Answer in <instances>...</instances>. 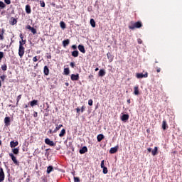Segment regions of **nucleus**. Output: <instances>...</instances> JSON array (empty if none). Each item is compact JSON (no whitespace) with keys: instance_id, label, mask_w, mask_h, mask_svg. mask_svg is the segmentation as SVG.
I'll list each match as a JSON object with an SVG mask.
<instances>
[{"instance_id":"1","label":"nucleus","mask_w":182,"mask_h":182,"mask_svg":"<svg viewBox=\"0 0 182 182\" xmlns=\"http://www.w3.org/2000/svg\"><path fill=\"white\" fill-rule=\"evenodd\" d=\"M141 26H142L141 22H140V21H138V22H136V23H134V22H133V21H131L130 23H129V28L130 29H132V31H133L134 29H136V28H141Z\"/></svg>"},{"instance_id":"2","label":"nucleus","mask_w":182,"mask_h":182,"mask_svg":"<svg viewBox=\"0 0 182 182\" xmlns=\"http://www.w3.org/2000/svg\"><path fill=\"white\" fill-rule=\"evenodd\" d=\"M23 55H25V47H23L22 41H19L18 56L22 58Z\"/></svg>"},{"instance_id":"3","label":"nucleus","mask_w":182,"mask_h":182,"mask_svg":"<svg viewBox=\"0 0 182 182\" xmlns=\"http://www.w3.org/2000/svg\"><path fill=\"white\" fill-rule=\"evenodd\" d=\"M9 156H11V159L13 163H14V164H16V166H19V162L18 161V160L16 159V157H15V155H14V154L10 153L9 154Z\"/></svg>"},{"instance_id":"4","label":"nucleus","mask_w":182,"mask_h":182,"mask_svg":"<svg viewBox=\"0 0 182 182\" xmlns=\"http://www.w3.org/2000/svg\"><path fill=\"white\" fill-rule=\"evenodd\" d=\"M149 74L147 73H145L144 74L143 73H136V77L137 79H143V77H148Z\"/></svg>"},{"instance_id":"5","label":"nucleus","mask_w":182,"mask_h":182,"mask_svg":"<svg viewBox=\"0 0 182 182\" xmlns=\"http://www.w3.org/2000/svg\"><path fill=\"white\" fill-rule=\"evenodd\" d=\"M5 180V173H4V169L2 168H0V182L4 181Z\"/></svg>"},{"instance_id":"6","label":"nucleus","mask_w":182,"mask_h":182,"mask_svg":"<svg viewBox=\"0 0 182 182\" xmlns=\"http://www.w3.org/2000/svg\"><path fill=\"white\" fill-rule=\"evenodd\" d=\"M46 144H48V146H55V142L53 141H50L49 138H46L45 139Z\"/></svg>"},{"instance_id":"7","label":"nucleus","mask_w":182,"mask_h":182,"mask_svg":"<svg viewBox=\"0 0 182 182\" xmlns=\"http://www.w3.org/2000/svg\"><path fill=\"white\" fill-rule=\"evenodd\" d=\"M117 150H119V146L111 148L109 153L110 154H114V153H117Z\"/></svg>"},{"instance_id":"8","label":"nucleus","mask_w":182,"mask_h":182,"mask_svg":"<svg viewBox=\"0 0 182 182\" xmlns=\"http://www.w3.org/2000/svg\"><path fill=\"white\" fill-rule=\"evenodd\" d=\"M134 95H135V96H139V95H140V91L139 90V85H136L134 87Z\"/></svg>"},{"instance_id":"9","label":"nucleus","mask_w":182,"mask_h":182,"mask_svg":"<svg viewBox=\"0 0 182 182\" xmlns=\"http://www.w3.org/2000/svg\"><path fill=\"white\" fill-rule=\"evenodd\" d=\"M4 124L6 126H9L11 124V117H6L4 118Z\"/></svg>"},{"instance_id":"10","label":"nucleus","mask_w":182,"mask_h":182,"mask_svg":"<svg viewBox=\"0 0 182 182\" xmlns=\"http://www.w3.org/2000/svg\"><path fill=\"white\" fill-rule=\"evenodd\" d=\"M18 144H19V143L17 141H11L10 142V147H11V149H14L15 147H16V146H18Z\"/></svg>"},{"instance_id":"11","label":"nucleus","mask_w":182,"mask_h":182,"mask_svg":"<svg viewBox=\"0 0 182 182\" xmlns=\"http://www.w3.org/2000/svg\"><path fill=\"white\" fill-rule=\"evenodd\" d=\"M121 120L122 122H127L129 120V114H124L121 117Z\"/></svg>"},{"instance_id":"12","label":"nucleus","mask_w":182,"mask_h":182,"mask_svg":"<svg viewBox=\"0 0 182 182\" xmlns=\"http://www.w3.org/2000/svg\"><path fill=\"white\" fill-rule=\"evenodd\" d=\"M78 50L80 52H82V53H86V50H85V46L82 45L78 46Z\"/></svg>"},{"instance_id":"13","label":"nucleus","mask_w":182,"mask_h":182,"mask_svg":"<svg viewBox=\"0 0 182 182\" xmlns=\"http://www.w3.org/2000/svg\"><path fill=\"white\" fill-rule=\"evenodd\" d=\"M61 127H63V124H60V125L56 124V127H55V129L53 131V133H57L58 131L60 130V128H61Z\"/></svg>"},{"instance_id":"14","label":"nucleus","mask_w":182,"mask_h":182,"mask_svg":"<svg viewBox=\"0 0 182 182\" xmlns=\"http://www.w3.org/2000/svg\"><path fill=\"white\" fill-rule=\"evenodd\" d=\"M87 152V147L83 146L81 149H80V154H85V153Z\"/></svg>"},{"instance_id":"15","label":"nucleus","mask_w":182,"mask_h":182,"mask_svg":"<svg viewBox=\"0 0 182 182\" xmlns=\"http://www.w3.org/2000/svg\"><path fill=\"white\" fill-rule=\"evenodd\" d=\"M78 79H79V74H76V75L73 74L71 75V80L75 81V80H77Z\"/></svg>"},{"instance_id":"16","label":"nucleus","mask_w":182,"mask_h":182,"mask_svg":"<svg viewBox=\"0 0 182 182\" xmlns=\"http://www.w3.org/2000/svg\"><path fill=\"white\" fill-rule=\"evenodd\" d=\"M69 43H70V41L69 39H66L63 41V45L64 46V48H66V46H68V45H69Z\"/></svg>"},{"instance_id":"17","label":"nucleus","mask_w":182,"mask_h":182,"mask_svg":"<svg viewBox=\"0 0 182 182\" xmlns=\"http://www.w3.org/2000/svg\"><path fill=\"white\" fill-rule=\"evenodd\" d=\"M43 73H44V75H46V76H48V75H49V68H48V66L46 65L44 67Z\"/></svg>"},{"instance_id":"18","label":"nucleus","mask_w":182,"mask_h":182,"mask_svg":"<svg viewBox=\"0 0 182 182\" xmlns=\"http://www.w3.org/2000/svg\"><path fill=\"white\" fill-rule=\"evenodd\" d=\"M158 151L159 148H157V146H155L154 149L151 151L152 156H156Z\"/></svg>"},{"instance_id":"19","label":"nucleus","mask_w":182,"mask_h":182,"mask_svg":"<svg viewBox=\"0 0 182 182\" xmlns=\"http://www.w3.org/2000/svg\"><path fill=\"white\" fill-rule=\"evenodd\" d=\"M71 55L73 56V58H77V56H79V51L74 50L71 53Z\"/></svg>"},{"instance_id":"20","label":"nucleus","mask_w":182,"mask_h":182,"mask_svg":"<svg viewBox=\"0 0 182 182\" xmlns=\"http://www.w3.org/2000/svg\"><path fill=\"white\" fill-rule=\"evenodd\" d=\"M30 105L33 107V106L38 105V100H33V101L30 102Z\"/></svg>"},{"instance_id":"21","label":"nucleus","mask_w":182,"mask_h":182,"mask_svg":"<svg viewBox=\"0 0 182 182\" xmlns=\"http://www.w3.org/2000/svg\"><path fill=\"white\" fill-rule=\"evenodd\" d=\"M167 127H168L167 126V122L166 120H164L162 122V129L163 130H166V129H167Z\"/></svg>"},{"instance_id":"22","label":"nucleus","mask_w":182,"mask_h":182,"mask_svg":"<svg viewBox=\"0 0 182 182\" xmlns=\"http://www.w3.org/2000/svg\"><path fill=\"white\" fill-rule=\"evenodd\" d=\"M26 14H31L32 12V10L31 9V6L29 5L26 6Z\"/></svg>"},{"instance_id":"23","label":"nucleus","mask_w":182,"mask_h":182,"mask_svg":"<svg viewBox=\"0 0 182 182\" xmlns=\"http://www.w3.org/2000/svg\"><path fill=\"white\" fill-rule=\"evenodd\" d=\"M90 23L92 28H96V22L95 21V19L91 18Z\"/></svg>"},{"instance_id":"24","label":"nucleus","mask_w":182,"mask_h":182,"mask_svg":"<svg viewBox=\"0 0 182 182\" xmlns=\"http://www.w3.org/2000/svg\"><path fill=\"white\" fill-rule=\"evenodd\" d=\"M65 134H66V129H63L59 134V137H63V136H65Z\"/></svg>"},{"instance_id":"25","label":"nucleus","mask_w":182,"mask_h":182,"mask_svg":"<svg viewBox=\"0 0 182 182\" xmlns=\"http://www.w3.org/2000/svg\"><path fill=\"white\" fill-rule=\"evenodd\" d=\"M99 76H100L101 77L105 76V75H106V71H105V70H100L99 71Z\"/></svg>"},{"instance_id":"26","label":"nucleus","mask_w":182,"mask_h":182,"mask_svg":"<svg viewBox=\"0 0 182 182\" xmlns=\"http://www.w3.org/2000/svg\"><path fill=\"white\" fill-rule=\"evenodd\" d=\"M97 141H102V139H105V136L103 134H99L97 136Z\"/></svg>"},{"instance_id":"27","label":"nucleus","mask_w":182,"mask_h":182,"mask_svg":"<svg viewBox=\"0 0 182 182\" xmlns=\"http://www.w3.org/2000/svg\"><path fill=\"white\" fill-rule=\"evenodd\" d=\"M12 153L14 154H19V148L13 149Z\"/></svg>"},{"instance_id":"28","label":"nucleus","mask_w":182,"mask_h":182,"mask_svg":"<svg viewBox=\"0 0 182 182\" xmlns=\"http://www.w3.org/2000/svg\"><path fill=\"white\" fill-rule=\"evenodd\" d=\"M60 28H62V29H65L66 28V24L63 21H61L60 23Z\"/></svg>"},{"instance_id":"29","label":"nucleus","mask_w":182,"mask_h":182,"mask_svg":"<svg viewBox=\"0 0 182 182\" xmlns=\"http://www.w3.org/2000/svg\"><path fill=\"white\" fill-rule=\"evenodd\" d=\"M53 170V166H48L47 168V173L48 174H49L50 173H51V171Z\"/></svg>"},{"instance_id":"30","label":"nucleus","mask_w":182,"mask_h":182,"mask_svg":"<svg viewBox=\"0 0 182 182\" xmlns=\"http://www.w3.org/2000/svg\"><path fill=\"white\" fill-rule=\"evenodd\" d=\"M20 38L21 39V41H20V42H21L23 45H25L26 41H23V35H22V33H20Z\"/></svg>"},{"instance_id":"31","label":"nucleus","mask_w":182,"mask_h":182,"mask_svg":"<svg viewBox=\"0 0 182 182\" xmlns=\"http://www.w3.org/2000/svg\"><path fill=\"white\" fill-rule=\"evenodd\" d=\"M64 73L65 75H69V73H70V70H69V68H65Z\"/></svg>"},{"instance_id":"32","label":"nucleus","mask_w":182,"mask_h":182,"mask_svg":"<svg viewBox=\"0 0 182 182\" xmlns=\"http://www.w3.org/2000/svg\"><path fill=\"white\" fill-rule=\"evenodd\" d=\"M102 173L103 174H107L108 173V170H107V167H105V168H102Z\"/></svg>"},{"instance_id":"33","label":"nucleus","mask_w":182,"mask_h":182,"mask_svg":"<svg viewBox=\"0 0 182 182\" xmlns=\"http://www.w3.org/2000/svg\"><path fill=\"white\" fill-rule=\"evenodd\" d=\"M6 5L5 3L3 1H0V8L3 9V8H5Z\"/></svg>"},{"instance_id":"34","label":"nucleus","mask_w":182,"mask_h":182,"mask_svg":"<svg viewBox=\"0 0 182 182\" xmlns=\"http://www.w3.org/2000/svg\"><path fill=\"white\" fill-rule=\"evenodd\" d=\"M6 69H8V67L6 66V64H4L3 65H1V70L5 71L6 70Z\"/></svg>"},{"instance_id":"35","label":"nucleus","mask_w":182,"mask_h":182,"mask_svg":"<svg viewBox=\"0 0 182 182\" xmlns=\"http://www.w3.org/2000/svg\"><path fill=\"white\" fill-rule=\"evenodd\" d=\"M16 19L12 18L11 21V25H16Z\"/></svg>"},{"instance_id":"36","label":"nucleus","mask_w":182,"mask_h":182,"mask_svg":"<svg viewBox=\"0 0 182 182\" xmlns=\"http://www.w3.org/2000/svg\"><path fill=\"white\" fill-rule=\"evenodd\" d=\"M0 79H1L2 82H4L5 79H6V75H1Z\"/></svg>"},{"instance_id":"37","label":"nucleus","mask_w":182,"mask_h":182,"mask_svg":"<svg viewBox=\"0 0 182 182\" xmlns=\"http://www.w3.org/2000/svg\"><path fill=\"white\" fill-rule=\"evenodd\" d=\"M88 105H89V106H93V100H88Z\"/></svg>"},{"instance_id":"38","label":"nucleus","mask_w":182,"mask_h":182,"mask_svg":"<svg viewBox=\"0 0 182 182\" xmlns=\"http://www.w3.org/2000/svg\"><path fill=\"white\" fill-rule=\"evenodd\" d=\"M106 166H105V160H102L101 161V168H105Z\"/></svg>"},{"instance_id":"39","label":"nucleus","mask_w":182,"mask_h":182,"mask_svg":"<svg viewBox=\"0 0 182 182\" xmlns=\"http://www.w3.org/2000/svg\"><path fill=\"white\" fill-rule=\"evenodd\" d=\"M74 181L75 182H80V179L78 177L74 176Z\"/></svg>"},{"instance_id":"40","label":"nucleus","mask_w":182,"mask_h":182,"mask_svg":"<svg viewBox=\"0 0 182 182\" xmlns=\"http://www.w3.org/2000/svg\"><path fill=\"white\" fill-rule=\"evenodd\" d=\"M30 31L32 32V33H33V35H35V33H36V29H35V28H33V27Z\"/></svg>"},{"instance_id":"41","label":"nucleus","mask_w":182,"mask_h":182,"mask_svg":"<svg viewBox=\"0 0 182 182\" xmlns=\"http://www.w3.org/2000/svg\"><path fill=\"white\" fill-rule=\"evenodd\" d=\"M41 6L45 8V1H40Z\"/></svg>"},{"instance_id":"42","label":"nucleus","mask_w":182,"mask_h":182,"mask_svg":"<svg viewBox=\"0 0 182 182\" xmlns=\"http://www.w3.org/2000/svg\"><path fill=\"white\" fill-rule=\"evenodd\" d=\"M5 4L7 5H11V0H4Z\"/></svg>"},{"instance_id":"43","label":"nucleus","mask_w":182,"mask_h":182,"mask_svg":"<svg viewBox=\"0 0 182 182\" xmlns=\"http://www.w3.org/2000/svg\"><path fill=\"white\" fill-rule=\"evenodd\" d=\"M21 97H22V95H21L17 97V105H18V103H19V100H21Z\"/></svg>"},{"instance_id":"44","label":"nucleus","mask_w":182,"mask_h":182,"mask_svg":"<svg viewBox=\"0 0 182 182\" xmlns=\"http://www.w3.org/2000/svg\"><path fill=\"white\" fill-rule=\"evenodd\" d=\"M2 58H4V52L0 51V60H2Z\"/></svg>"},{"instance_id":"45","label":"nucleus","mask_w":182,"mask_h":182,"mask_svg":"<svg viewBox=\"0 0 182 182\" xmlns=\"http://www.w3.org/2000/svg\"><path fill=\"white\" fill-rule=\"evenodd\" d=\"M33 62H38V57L37 56L33 57Z\"/></svg>"},{"instance_id":"46","label":"nucleus","mask_w":182,"mask_h":182,"mask_svg":"<svg viewBox=\"0 0 182 182\" xmlns=\"http://www.w3.org/2000/svg\"><path fill=\"white\" fill-rule=\"evenodd\" d=\"M137 42L138 43H139V45H141V43H143V41H141L140 38H138Z\"/></svg>"},{"instance_id":"47","label":"nucleus","mask_w":182,"mask_h":182,"mask_svg":"<svg viewBox=\"0 0 182 182\" xmlns=\"http://www.w3.org/2000/svg\"><path fill=\"white\" fill-rule=\"evenodd\" d=\"M70 65L71 68H75V63L71 62Z\"/></svg>"},{"instance_id":"48","label":"nucleus","mask_w":182,"mask_h":182,"mask_svg":"<svg viewBox=\"0 0 182 182\" xmlns=\"http://www.w3.org/2000/svg\"><path fill=\"white\" fill-rule=\"evenodd\" d=\"M33 117H38V112H34V113H33Z\"/></svg>"},{"instance_id":"49","label":"nucleus","mask_w":182,"mask_h":182,"mask_svg":"<svg viewBox=\"0 0 182 182\" xmlns=\"http://www.w3.org/2000/svg\"><path fill=\"white\" fill-rule=\"evenodd\" d=\"M85 112V106L81 107V112L83 113Z\"/></svg>"},{"instance_id":"50","label":"nucleus","mask_w":182,"mask_h":182,"mask_svg":"<svg viewBox=\"0 0 182 182\" xmlns=\"http://www.w3.org/2000/svg\"><path fill=\"white\" fill-rule=\"evenodd\" d=\"M0 39L4 41V34H0Z\"/></svg>"},{"instance_id":"51","label":"nucleus","mask_w":182,"mask_h":182,"mask_svg":"<svg viewBox=\"0 0 182 182\" xmlns=\"http://www.w3.org/2000/svg\"><path fill=\"white\" fill-rule=\"evenodd\" d=\"M72 48H73L74 50H76V49L77 48V47L76 46V45L72 46Z\"/></svg>"},{"instance_id":"52","label":"nucleus","mask_w":182,"mask_h":182,"mask_svg":"<svg viewBox=\"0 0 182 182\" xmlns=\"http://www.w3.org/2000/svg\"><path fill=\"white\" fill-rule=\"evenodd\" d=\"M33 27L31 26H27V29H29V31L31 30V28H33Z\"/></svg>"},{"instance_id":"53","label":"nucleus","mask_w":182,"mask_h":182,"mask_svg":"<svg viewBox=\"0 0 182 182\" xmlns=\"http://www.w3.org/2000/svg\"><path fill=\"white\" fill-rule=\"evenodd\" d=\"M147 151H149V153H151V151H151V148H148V149H147Z\"/></svg>"},{"instance_id":"54","label":"nucleus","mask_w":182,"mask_h":182,"mask_svg":"<svg viewBox=\"0 0 182 182\" xmlns=\"http://www.w3.org/2000/svg\"><path fill=\"white\" fill-rule=\"evenodd\" d=\"M76 110H77V113H79L81 109L80 108H77Z\"/></svg>"},{"instance_id":"55","label":"nucleus","mask_w":182,"mask_h":182,"mask_svg":"<svg viewBox=\"0 0 182 182\" xmlns=\"http://www.w3.org/2000/svg\"><path fill=\"white\" fill-rule=\"evenodd\" d=\"M49 133H50V134H52V133H53V131H52V129H50V130H49Z\"/></svg>"},{"instance_id":"56","label":"nucleus","mask_w":182,"mask_h":182,"mask_svg":"<svg viewBox=\"0 0 182 182\" xmlns=\"http://www.w3.org/2000/svg\"><path fill=\"white\" fill-rule=\"evenodd\" d=\"M156 71L158 73H160V68L157 69Z\"/></svg>"},{"instance_id":"57","label":"nucleus","mask_w":182,"mask_h":182,"mask_svg":"<svg viewBox=\"0 0 182 182\" xmlns=\"http://www.w3.org/2000/svg\"><path fill=\"white\" fill-rule=\"evenodd\" d=\"M48 59H50L52 57L50 55L47 56Z\"/></svg>"},{"instance_id":"58","label":"nucleus","mask_w":182,"mask_h":182,"mask_svg":"<svg viewBox=\"0 0 182 182\" xmlns=\"http://www.w3.org/2000/svg\"><path fill=\"white\" fill-rule=\"evenodd\" d=\"M127 103H129V105H130V100H127Z\"/></svg>"},{"instance_id":"59","label":"nucleus","mask_w":182,"mask_h":182,"mask_svg":"<svg viewBox=\"0 0 182 182\" xmlns=\"http://www.w3.org/2000/svg\"><path fill=\"white\" fill-rule=\"evenodd\" d=\"M97 70H99V68H95V72H97Z\"/></svg>"},{"instance_id":"60","label":"nucleus","mask_w":182,"mask_h":182,"mask_svg":"<svg viewBox=\"0 0 182 182\" xmlns=\"http://www.w3.org/2000/svg\"><path fill=\"white\" fill-rule=\"evenodd\" d=\"M65 85L66 86H69V83L68 82H65Z\"/></svg>"},{"instance_id":"61","label":"nucleus","mask_w":182,"mask_h":182,"mask_svg":"<svg viewBox=\"0 0 182 182\" xmlns=\"http://www.w3.org/2000/svg\"><path fill=\"white\" fill-rule=\"evenodd\" d=\"M24 107L26 109L28 107V105H24Z\"/></svg>"},{"instance_id":"62","label":"nucleus","mask_w":182,"mask_h":182,"mask_svg":"<svg viewBox=\"0 0 182 182\" xmlns=\"http://www.w3.org/2000/svg\"><path fill=\"white\" fill-rule=\"evenodd\" d=\"M2 145V141L0 140V146Z\"/></svg>"},{"instance_id":"63","label":"nucleus","mask_w":182,"mask_h":182,"mask_svg":"<svg viewBox=\"0 0 182 182\" xmlns=\"http://www.w3.org/2000/svg\"><path fill=\"white\" fill-rule=\"evenodd\" d=\"M1 86H2V84H1V81H0V87H1Z\"/></svg>"}]
</instances>
